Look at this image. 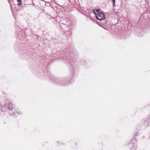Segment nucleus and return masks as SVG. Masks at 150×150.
I'll list each match as a JSON object with an SVG mask.
<instances>
[{
	"instance_id": "nucleus-3",
	"label": "nucleus",
	"mask_w": 150,
	"mask_h": 150,
	"mask_svg": "<svg viewBox=\"0 0 150 150\" xmlns=\"http://www.w3.org/2000/svg\"><path fill=\"white\" fill-rule=\"evenodd\" d=\"M115 0H112V1L113 3V6L114 7L116 6V5L115 4Z\"/></svg>"
},
{
	"instance_id": "nucleus-4",
	"label": "nucleus",
	"mask_w": 150,
	"mask_h": 150,
	"mask_svg": "<svg viewBox=\"0 0 150 150\" xmlns=\"http://www.w3.org/2000/svg\"><path fill=\"white\" fill-rule=\"evenodd\" d=\"M21 5V2H19V3H18L17 4V5L20 6Z\"/></svg>"
},
{
	"instance_id": "nucleus-1",
	"label": "nucleus",
	"mask_w": 150,
	"mask_h": 150,
	"mask_svg": "<svg viewBox=\"0 0 150 150\" xmlns=\"http://www.w3.org/2000/svg\"><path fill=\"white\" fill-rule=\"evenodd\" d=\"M96 17L98 20H101L105 19V15L103 13H100L97 15L96 16Z\"/></svg>"
},
{
	"instance_id": "nucleus-5",
	"label": "nucleus",
	"mask_w": 150,
	"mask_h": 150,
	"mask_svg": "<svg viewBox=\"0 0 150 150\" xmlns=\"http://www.w3.org/2000/svg\"><path fill=\"white\" fill-rule=\"evenodd\" d=\"M17 1L19 2H21V0H17Z\"/></svg>"
},
{
	"instance_id": "nucleus-2",
	"label": "nucleus",
	"mask_w": 150,
	"mask_h": 150,
	"mask_svg": "<svg viewBox=\"0 0 150 150\" xmlns=\"http://www.w3.org/2000/svg\"><path fill=\"white\" fill-rule=\"evenodd\" d=\"M100 10L99 9H95L93 10V12L95 14L96 16L97 15V14H98Z\"/></svg>"
}]
</instances>
